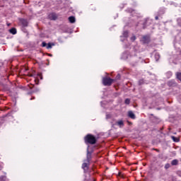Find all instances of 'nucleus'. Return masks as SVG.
Returning a JSON list of instances; mask_svg holds the SVG:
<instances>
[{
	"instance_id": "1",
	"label": "nucleus",
	"mask_w": 181,
	"mask_h": 181,
	"mask_svg": "<svg viewBox=\"0 0 181 181\" xmlns=\"http://www.w3.org/2000/svg\"><path fill=\"white\" fill-rule=\"evenodd\" d=\"M133 49L134 51V53L132 52L131 55H129V52H124L121 57V59H122L123 60H127L128 59H130L134 62V60H136V57L138 56V52H139V47H138L137 45L133 47Z\"/></svg>"
},
{
	"instance_id": "2",
	"label": "nucleus",
	"mask_w": 181,
	"mask_h": 181,
	"mask_svg": "<svg viewBox=\"0 0 181 181\" xmlns=\"http://www.w3.org/2000/svg\"><path fill=\"white\" fill-rule=\"evenodd\" d=\"M91 152L92 151H90V146H88L87 148L86 160H85L82 164V168L83 169L84 172H87V170H88V165H90V160H91Z\"/></svg>"
},
{
	"instance_id": "3",
	"label": "nucleus",
	"mask_w": 181,
	"mask_h": 181,
	"mask_svg": "<svg viewBox=\"0 0 181 181\" xmlns=\"http://www.w3.org/2000/svg\"><path fill=\"white\" fill-rule=\"evenodd\" d=\"M85 142L86 144H90V145H94V144L97 142V139H95V136L91 134H88L85 137Z\"/></svg>"
},
{
	"instance_id": "4",
	"label": "nucleus",
	"mask_w": 181,
	"mask_h": 181,
	"mask_svg": "<svg viewBox=\"0 0 181 181\" xmlns=\"http://www.w3.org/2000/svg\"><path fill=\"white\" fill-rule=\"evenodd\" d=\"M112 81H114V80L110 78L105 77L103 78V83L104 86H111V84H112Z\"/></svg>"
},
{
	"instance_id": "5",
	"label": "nucleus",
	"mask_w": 181,
	"mask_h": 181,
	"mask_svg": "<svg viewBox=\"0 0 181 181\" xmlns=\"http://www.w3.org/2000/svg\"><path fill=\"white\" fill-rule=\"evenodd\" d=\"M140 41L141 43H144V45H146L151 42V37L149 35H144L141 39Z\"/></svg>"
},
{
	"instance_id": "6",
	"label": "nucleus",
	"mask_w": 181,
	"mask_h": 181,
	"mask_svg": "<svg viewBox=\"0 0 181 181\" xmlns=\"http://www.w3.org/2000/svg\"><path fill=\"white\" fill-rule=\"evenodd\" d=\"M115 125H117L119 128L124 127V121L123 120H118L116 122Z\"/></svg>"
},
{
	"instance_id": "7",
	"label": "nucleus",
	"mask_w": 181,
	"mask_h": 181,
	"mask_svg": "<svg viewBox=\"0 0 181 181\" xmlns=\"http://www.w3.org/2000/svg\"><path fill=\"white\" fill-rule=\"evenodd\" d=\"M127 115L129 118H132V119H135V114H134L132 111H129Z\"/></svg>"
},
{
	"instance_id": "8",
	"label": "nucleus",
	"mask_w": 181,
	"mask_h": 181,
	"mask_svg": "<svg viewBox=\"0 0 181 181\" xmlns=\"http://www.w3.org/2000/svg\"><path fill=\"white\" fill-rule=\"evenodd\" d=\"M20 23H21V25H23V26H28V21L21 18L20 19Z\"/></svg>"
},
{
	"instance_id": "9",
	"label": "nucleus",
	"mask_w": 181,
	"mask_h": 181,
	"mask_svg": "<svg viewBox=\"0 0 181 181\" xmlns=\"http://www.w3.org/2000/svg\"><path fill=\"white\" fill-rule=\"evenodd\" d=\"M154 57L156 59V62H158L159 59H160V55L158 52H153Z\"/></svg>"
},
{
	"instance_id": "10",
	"label": "nucleus",
	"mask_w": 181,
	"mask_h": 181,
	"mask_svg": "<svg viewBox=\"0 0 181 181\" xmlns=\"http://www.w3.org/2000/svg\"><path fill=\"white\" fill-rule=\"evenodd\" d=\"M128 37V31H124L122 34V36H120L122 42H124V40H122V37Z\"/></svg>"
},
{
	"instance_id": "11",
	"label": "nucleus",
	"mask_w": 181,
	"mask_h": 181,
	"mask_svg": "<svg viewBox=\"0 0 181 181\" xmlns=\"http://www.w3.org/2000/svg\"><path fill=\"white\" fill-rule=\"evenodd\" d=\"M69 21L70 23H74V22H76V18H74V16H70Z\"/></svg>"
},
{
	"instance_id": "12",
	"label": "nucleus",
	"mask_w": 181,
	"mask_h": 181,
	"mask_svg": "<svg viewBox=\"0 0 181 181\" xmlns=\"http://www.w3.org/2000/svg\"><path fill=\"white\" fill-rule=\"evenodd\" d=\"M53 46H55V44L54 42H49L48 44H47V49H52Z\"/></svg>"
},
{
	"instance_id": "13",
	"label": "nucleus",
	"mask_w": 181,
	"mask_h": 181,
	"mask_svg": "<svg viewBox=\"0 0 181 181\" xmlns=\"http://www.w3.org/2000/svg\"><path fill=\"white\" fill-rule=\"evenodd\" d=\"M49 18L51 19H52V21H56L57 17L56 16V14L52 13V14H50Z\"/></svg>"
},
{
	"instance_id": "14",
	"label": "nucleus",
	"mask_w": 181,
	"mask_h": 181,
	"mask_svg": "<svg viewBox=\"0 0 181 181\" xmlns=\"http://www.w3.org/2000/svg\"><path fill=\"white\" fill-rule=\"evenodd\" d=\"M9 32L12 35H16V28H11V29H10Z\"/></svg>"
},
{
	"instance_id": "15",
	"label": "nucleus",
	"mask_w": 181,
	"mask_h": 181,
	"mask_svg": "<svg viewBox=\"0 0 181 181\" xmlns=\"http://www.w3.org/2000/svg\"><path fill=\"white\" fill-rule=\"evenodd\" d=\"M0 181H9L5 176L0 177Z\"/></svg>"
},
{
	"instance_id": "16",
	"label": "nucleus",
	"mask_w": 181,
	"mask_h": 181,
	"mask_svg": "<svg viewBox=\"0 0 181 181\" xmlns=\"http://www.w3.org/2000/svg\"><path fill=\"white\" fill-rule=\"evenodd\" d=\"M130 40H131V42H135V40H136V37H135V35H132L130 37Z\"/></svg>"
},
{
	"instance_id": "17",
	"label": "nucleus",
	"mask_w": 181,
	"mask_h": 181,
	"mask_svg": "<svg viewBox=\"0 0 181 181\" xmlns=\"http://www.w3.org/2000/svg\"><path fill=\"white\" fill-rule=\"evenodd\" d=\"M171 138L174 142H179V139L175 137L174 136H171Z\"/></svg>"
},
{
	"instance_id": "18",
	"label": "nucleus",
	"mask_w": 181,
	"mask_h": 181,
	"mask_svg": "<svg viewBox=\"0 0 181 181\" xmlns=\"http://www.w3.org/2000/svg\"><path fill=\"white\" fill-rule=\"evenodd\" d=\"M171 164L173 165V166H175V165H177V160H173L171 162Z\"/></svg>"
},
{
	"instance_id": "19",
	"label": "nucleus",
	"mask_w": 181,
	"mask_h": 181,
	"mask_svg": "<svg viewBox=\"0 0 181 181\" xmlns=\"http://www.w3.org/2000/svg\"><path fill=\"white\" fill-rule=\"evenodd\" d=\"M112 115L110 113L106 114V119H110L111 118Z\"/></svg>"
},
{
	"instance_id": "20",
	"label": "nucleus",
	"mask_w": 181,
	"mask_h": 181,
	"mask_svg": "<svg viewBox=\"0 0 181 181\" xmlns=\"http://www.w3.org/2000/svg\"><path fill=\"white\" fill-rule=\"evenodd\" d=\"M124 103L125 104H129V103H131V100H129V98H127L125 100H124Z\"/></svg>"
},
{
	"instance_id": "21",
	"label": "nucleus",
	"mask_w": 181,
	"mask_h": 181,
	"mask_svg": "<svg viewBox=\"0 0 181 181\" xmlns=\"http://www.w3.org/2000/svg\"><path fill=\"white\" fill-rule=\"evenodd\" d=\"M169 168H170V163L165 164V169H169Z\"/></svg>"
},
{
	"instance_id": "22",
	"label": "nucleus",
	"mask_w": 181,
	"mask_h": 181,
	"mask_svg": "<svg viewBox=\"0 0 181 181\" xmlns=\"http://www.w3.org/2000/svg\"><path fill=\"white\" fill-rule=\"evenodd\" d=\"M42 47H47V43L43 42L42 43Z\"/></svg>"
},
{
	"instance_id": "23",
	"label": "nucleus",
	"mask_w": 181,
	"mask_h": 181,
	"mask_svg": "<svg viewBox=\"0 0 181 181\" xmlns=\"http://www.w3.org/2000/svg\"><path fill=\"white\" fill-rule=\"evenodd\" d=\"M130 12L132 13V12H135V10H133L132 8H130Z\"/></svg>"
},
{
	"instance_id": "24",
	"label": "nucleus",
	"mask_w": 181,
	"mask_h": 181,
	"mask_svg": "<svg viewBox=\"0 0 181 181\" xmlns=\"http://www.w3.org/2000/svg\"><path fill=\"white\" fill-rule=\"evenodd\" d=\"M168 74L170 76H172V72H168Z\"/></svg>"
},
{
	"instance_id": "25",
	"label": "nucleus",
	"mask_w": 181,
	"mask_h": 181,
	"mask_svg": "<svg viewBox=\"0 0 181 181\" xmlns=\"http://www.w3.org/2000/svg\"><path fill=\"white\" fill-rule=\"evenodd\" d=\"M155 19H156V21H158V16H156V17H155Z\"/></svg>"
},
{
	"instance_id": "26",
	"label": "nucleus",
	"mask_w": 181,
	"mask_h": 181,
	"mask_svg": "<svg viewBox=\"0 0 181 181\" xmlns=\"http://www.w3.org/2000/svg\"><path fill=\"white\" fill-rule=\"evenodd\" d=\"M49 56L52 57V54H49Z\"/></svg>"
},
{
	"instance_id": "27",
	"label": "nucleus",
	"mask_w": 181,
	"mask_h": 181,
	"mask_svg": "<svg viewBox=\"0 0 181 181\" xmlns=\"http://www.w3.org/2000/svg\"><path fill=\"white\" fill-rule=\"evenodd\" d=\"M41 80L43 78L42 76H40Z\"/></svg>"
},
{
	"instance_id": "28",
	"label": "nucleus",
	"mask_w": 181,
	"mask_h": 181,
	"mask_svg": "<svg viewBox=\"0 0 181 181\" xmlns=\"http://www.w3.org/2000/svg\"><path fill=\"white\" fill-rule=\"evenodd\" d=\"M170 86H172V84L169 83Z\"/></svg>"
}]
</instances>
